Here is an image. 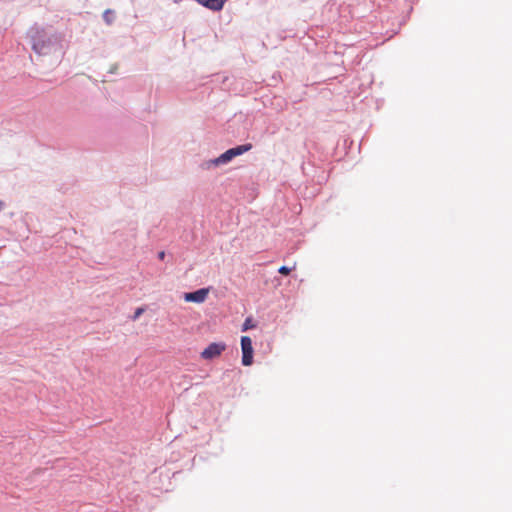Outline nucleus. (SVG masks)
Listing matches in <instances>:
<instances>
[{"mask_svg":"<svg viewBox=\"0 0 512 512\" xmlns=\"http://www.w3.org/2000/svg\"><path fill=\"white\" fill-rule=\"evenodd\" d=\"M226 0H206L204 6L213 11H219L223 8Z\"/></svg>","mask_w":512,"mask_h":512,"instance_id":"423d86ee","label":"nucleus"},{"mask_svg":"<svg viewBox=\"0 0 512 512\" xmlns=\"http://www.w3.org/2000/svg\"><path fill=\"white\" fill-rule=\"evenodd\" d=\"M226 349V344L223 342H213L209 344L202 352L201 357L204 360H212L219 357Z\"/></svg>","mask_w":512,"mask_h":512,"instance_id":"20e7f679","label":"nucleus"},{"mask_svg":"<svg viewBox=\"0 0 512 512\" xmlns=\"http://www.w3.org/2000/svg\"><path fill=\"white\" fill-rule=\"evenodd\" d=\"M31 41L32 50L40 55L46 56L51 54L60 44V38L56 35L48 34L45 29L34 26L28 31Z\"/></svg>","mask_w":512,"mask_h":512,"instance_id":"f257e3e1","label":"nucleus"},{"mask_svg":"<svg viewBox=\"0 0 512 512\" xmlns=\"http://www.w3.org/2000/svg\"><path fill=\"white\" fill-rule=\"evenodd\" d=\"M145 309L143 307H139L135 310L134 312V315H133V320H136L138 319L143 313H144Z\"/></svg>","mask_w":512,"mask_h":512,"instance_id":"1a4fd4ad","label":"nucleus"},{"mask_svg":"<svg viewBox=\"0 0 512 512\" xmlns=\"http://www.w3.org/2000/svg\"><path fill=\"white\" fill-rule=\"evenodd\" d=\"M103 18L107 24H111L113 21L112 12L110 10H106L103 14Z\"/></svg>","mask_w":512,"mask_h":512,"instance_id":"0eeeda50","label":"nucleus"},{"mask_svg":"<svg viewBox=\"0 0 512 512\" xmlns=\"http://www.w3.org/2000/svg\"><path fill=\"white\" fill-rule=\"evenodd\" d=\"M242 364L250 366L253 363V346L252 340L248 336L241 337Z\"/></svg>","mask_w":512,"mask_h":512,"instance_id":"7ed1b4c3","label":"nucleus"},{"mask_svg":"<svg viewBox=\"0 0 512 512\" xmlns=\"http://www.w3.org/2000/svg\"><path fill=\"white\" fill-rule=\"evenodd\" d=\"M210 292L209 288H201L194 292H188L183 295V298L186 302H193V303H203L208 297V294Z\"/></svg>","mask_w":512,"mask_h":512,"instance_id":"39448f33","label":"nucleus"},{"mask_svg":"<svg viewBox=\"0 0 512 512\" xmlns=\"http://www.w3.org/2000/svg\"><path fill=\"white\" fill-rule=\"evenodd\" d=\"M254 327V324L252 323V320L250 318H247L245 322L243 323L242 330L246 331L248 329H251Z\"/></svg>","mask_w":512,"mask_h":512,"instance_id":"6e6552de","label":"nucleus"},{"mask_svg":"<svg viewBox=\"0 0 512 512\" xmlns=\"http://www.w3.org/2000/svg\"><path fill=\"white\" fill-rule=\"evenodd\" d=\"M164 257H165V252H164V251H161V252H159V253H158V258H159L160 260H163V259H164Z\"/></svg>","mask_w":512,"mask_h":512,"instance_id":"9b49d317","label":"nucleus"},{"mask_svg":"<svg viewBox=\"0 0 512 512\" xmlns=\"http://www.w3.org/2000/svg\"><path fill=\"white\" fill-rule=\"evenodd\" d=\"M292 271L291 268L287 267V266H281L279 269H278V272L282 275H288L290 272Z\"/></svg>","mask_w":512,"mask_h":512,"instance_id":"9d476101","label":"nucleus"},{"mask_svg":"<svg viewBox=\"0 0 512 512\" xmlns=\"http://www.w3.org/2000/svg\"><path fill=\"white\" fill-rule=\"evenodd\" d=\"M252 148L251 144L239 145L237 147L228 149L224 153H222L219 157L213 160V164L220 165L226 164L230 162L233 158L242 155L243 153L249 151Z\"/></svg>","mask_w":512,"mask_h":512,"instance_id":"f03ea898","label":"nucleus"}]
</instances>
